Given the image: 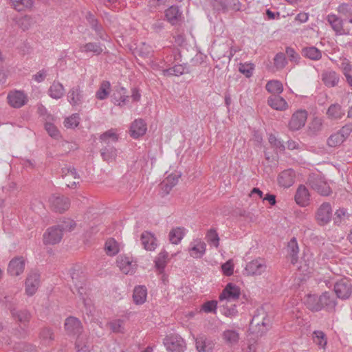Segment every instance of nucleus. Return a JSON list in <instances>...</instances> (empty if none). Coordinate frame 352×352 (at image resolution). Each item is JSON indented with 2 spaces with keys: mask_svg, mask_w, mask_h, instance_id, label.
Returning <instances> with one entry per match:
<instances>
[{
  "mask_svg": "<svg viewBox=\"0 0 352 352\" xmlns=\"http://www.w3.org/2000/svg\"><path fill=\"white\" fill-rule=\"evenodd\" d=\"M101 142L104 144L100 149L102 159L106 162L113 161L117 156V150L111 145L118 141V135L113 129L108 130L100 136Z\"/></svg>",
  "mask_w": 352,
  "mask_h": 352,
  "instance_id": "nucleus-1",
  "label": "nucleus"
},
{
  "mask_svg": "<svg viewBox=\"0 0 352 352\" xmlns=\"http://www.w3.org/2000/svg\"><path fill=\"white\" fill-rule=\"evenodd\" d=\"M327 21L338 35H351L352 27L344 20L336 14H329L327 16Z\"/></svg>",
  "mask_w": 352,
  "mask_h": 352,
  "instance_id": "nucleus-2",
  "label": "nucleus"
},
{
  "mask_svg": "<svg viewBox=\"0 0 352 352\" xmlns=\"http://www.w3.org/2000/svg\"><path fill=\"white\" fill-rule=\"evenodd\" d=\"M308 182L313 190L322 196H328L331 193V190L329 184L324 179L319 175H310Z\"/></svg>",
  "mask_w": 352,
  "mask_h": 352,
  "instance_id": "nucleus-3",
  "label": "nucleus"
},
{
  "mask_svg": "<svg viewBox=\"0 0 352 352\" xmlns=\"http://www.w3.org/2000/svg\"><path fill=\"white\" fill-rule=\"evenodd\" d=\"M64 233V228L55 226L49 228L43 234V243L45 245H54L60 241Z\"/></svg>",
  "mask_w": 352,
  "mask_h": 352,
  "instance_id": "nucleus-4",
  "label": "nucleus"
},
{
  "mask_svg": "<svg viewBox=\"0 0 352 352\" xmlns=\"http://www.w3.org/2000/svg\"><path fill=\"white\" fill-rule=\"evenodd\" d=\"M307 116V111L305 110L299 109L295 111L289 122V129L292 131H296L302 129L305 125Z\"/></svg>",
  "mask_w": 352,
  "mask_h": 352,
  "instance_id": "nucleus-5",
  "label": "nucleus"
},
{
  "mask_svg": "<svg viewBox=\"0 0 352 352\" xmlns=\"http://www.w3.org/2000/svg\"><path fill=\"white\" fill-rule=\"evenodd\" d=\"M164 344L169 352H184L186 347L184 340L178 335L167 336Z\"/></svg>",
  "mask_w": 352,
  "mask_h": 352,
  "instance_id": "nucleus-6",
  "label": "nucleus"
},
{
  "mask_svg": "<svg viewBox=\"0 0 352 352\" xmlns=\"http://www.w3.org/2000/svg\"><path fill=\"white\" fill-rule=\"evenodd\" d=\"M267 265L265 261L258 258L247 263L243 274L246 276H258L265 272Z\"/></svg>",
  "mask_w": 352,
  "mask_h": 352,
  "instance_id": "nucleus-7",
  "label": "nucleus"
},
{
  "mask_svg": "<svg viewBox=\"0 0 352 352\" xmlns=\"http://www.w3.org/2000/svg\"><path fill=\"white\" fill-rule=\"evenodd\" d=\"M240 296V289L233 283H228L223 289L219 298V302L223 303L224 301L234 302Z\"/></svg>",
  "mask_w": 352,
  "mask_h": 352,
  "instance_id": "nucleus-8",
  "label": "nucleus"
},
{
  "mask_svg": "<svg viewBox=\"0 0 352 352\" xmlns=\"http://www.w3.org/2000/svg\"><path fill=\"white\" fill-rule=\"evenodd\" d=\"M334 292L339 298L346 299L351 294L352 285L349 280L341 279L335 284Z\"/></svg>",
  "mask_w": 352,
  "mask_h": 352,
  "instance_id": "nucleus-9",
  "label": "nucleus"
},
{
  "mask_svg": "<svg viewBox=\"0 0 352 352\" xmlns=\"http://www.w3.org/2000/svg\"><path fill=\"white\" fill-rule=\"evenodd\" d=\"M331 216L332 209L331 204L324 202L318 209L316 217L318 223L321 226H324L330 221Z\"/></svg>",
  "mask_w": 352,
  "mask_h": 352,
  "instance_id": "nucleus-10",
  "label": "nucleus"
},
{
  "mask_svg": "<svg viewBox=\"0 0 352 352\" xmlns=\"http://www.w3.org/2000/svg\"><path fill=\"white\" fill-rule=\"evenodd\" d=\"M25 261L23 256L13 258L9 263L8 273L12 276L21 274L25 269Z\"/></svg>",
  "mask_w": 352,
  "mask_h": 352,
  "instance_id": "nucleus-11",
  "label": "nucleus"
},
{
  "mask_svg": "<svg viewBox=\"0 0 352 352\" xmlns=\"http://www.w3.org/2000/svg\"><path fill=\"white\" fill-rule=\"evenodd\" d=\"M7 98L9 104L14 108H21L28 101L26 95L21 91H10Z\"/></svg>",
  "mask_w": 352,
  "mask_h": 352,
  "instance_id": "nucleus-12",
  "label": "nucleus"
},
{
  "mask_svg": "<svg viewBox=\"0 0 352 352\" xmlns=\"http://www.w3.org/2000/svg\"><path fill=\"white\" fill-rule=\"evenodd\" d=\"M40 283V274L36 272L28 275L25 280V292L28 295L32 296L36 292Z\"/></svg>",
  "mask_w": 352,
  "mask_h": 352,
  "instance_id": "nucleus-13",
  "label": "nucleus"
},
{
  "mask_svg": "<svg viewBox=\"0 0 352 352\" xmlns=\"http://www.w3.org/2000/svg\"><path fill=\"white\" fill-rule=\"evenodd\" d=\"M165 17L171 25H177L182 20V12L178 6H171L165 10Z\"/></svg>",
  "mask_w": 352,
  "mask_h": 352,
  "instance_id": "nucleus-14",
  "label": "nucleus"
},
{
  "mask_svg": "<svg viewBox=\"0 0 352 352\" xmlns=\"http://www.w3.org/2000/svg\"><path fill=\"white\" fill-rule=\"evenodd\" d=\"M49 201L50 209L52 211L60 214L65 212L66 202L63 195L54 194L50 198Z\"/></svg>",
  "mask_w": 352,
  "mask_h": 352,
  "instance_id": "nucleus-15",
  "label": "nucleus"
},
{
  "mask_svg": "<svg viewBox=\"0 0 352 352\" xmlns=\"http://www.w3.org/2000/svg\"><path fill=\"white\" fill-rule=\"evenodd\" d=\"M310 195L308 189L304 185H300L296 192L295 201L298 205L305 207L309 205Z\"/></svg>",
  "mask_w": 352,
  "mask_h": 352,
  "instance_id": "nucleus-16",
  "label": "nucleus"
},
{
  "mask_svg": "<svg viewBox=\"0 0 352 352\" xmlns=\"http://www.w3.org/2000/svg\"><path fill=\"white\" fill-rule=\"evenodd\" d=\"M295 181V173L292 169L282 171L278 177V184L284 188H289Z\"/></svg>",
  "mask_w": 352,
  "mask_h": 352,
  "instance_id": "nucleus-17",
  "label": "nucleus"
},
{
  "mask_svg": "<svg viewBox=\"0 0 352 352\" xmlns=\"http://www.w3.org/2000/svg\"><path fill=\"white\" fill-rule=\"evenodd\" d=\"M83 331L80 321L72 316L67 317V335L80 336Z\"/></svg>",
  "mask_w": 352,
  "mask_h": 352,
  "instance_id": "nucleus-18",
  "label": "nucleus"
},
{
  "mask_svg": "<svg viewBox=\"0 0 352 352\" xmlns=\"http://www.w3.org/2000/svg\"><path fill=\"white\" fill-rule=\"evenodd\" d=\"M206 249V243L201 241L200 239H197L190 243L189 253L192 257L195 258H200L205 254Z\"/></svg>",
  "mask_w": 352,
  "mask_h": 352,
  "instance_id": "nucleus-19",
  "label": "nucleus"
},
{
  "mask_svg": "<svg viewBox=\"0 0 352 352\" xmlns=\"http://www.w3.org/2000/svg\"><path fill=\"white\" fill-rule=\"evenodd\" d=\"M146 129V124L145 122L142 119H137L133 122L131 125V136L133 138H138L145 134Z\"/></svg>",
  "mask_w": 352,
  "mask_h": 352,
  "instance_id": "nucleus-20",
  "label": "nucleus"
},
{
  "mask_svg": "<svg viewBox=\"0 0 352 352\" xmlns=\"http://www.w3.org/2000/svg\"><path fill=\"white\" fill-rule=\"evenodd\" d=\"M140 240L144 248L147 251L154 250L157 245V239L150 232L145 231L142 233Z\"/></svg>",
  "mask_w": 352,
  "mask_h": 352,
  "instance_id": "nucleus-21",
  "label": "nucleus"
},
{
  "mask_svg": "<svg viewBox=\"0 0 352 352\" xmlns=\"http://www.w3.org/2000/svg\"><path fill=\"white\" fill-rule=\"evenodd\" d=\"M322 80L328 87H336L340 80V76L333 70H325L322 74Z\"/></svg>",
  "mask_w": 352,
  "mask_h": 352,
  "instance_id": "nucleus-22",
  "label": "nucleus"
},
{
  "mask_svg": "<svg viewBox=\"0 0 352 352\" xmlns=\"http://www.w3.org/2000/svg\"><path fill=\"white\" fill-rule=\"evenodd\" d=\"M71 278L75 284L74 289L78 293L80 297L82 299L85 305H87V301L83 296V292L85 289L83 287V283L85 281V278L79 272H73L71 273Z\"/></svg>",
  "mask_w": 352,
  "mask_h": 352,
  "instance_id": "nucleus-23",
  "label": "nucleus"
},
{
  "mask_svg": "<svg viewBox=\"0 0 352 352\" xmlns=\"http://www.w3.org/2000/svg\"><path fill=\"white\" fill-rule=\"evenodd\" d=\"M86 19L91 25V28L96 32V34L103 41H106L107 39V36L103 30V28L100 24H99L98 19L95 18V16L89 12Z\"/></svg>",
  "mask_w": 352,
  "mask_h": 352,
  "instance_id": "nucleus-24",
  "label": "nucleus"
},
{
  "mask_svg": "<svg viewBox=\"0 0 352 352\" xmlns=\"http://www.w3.org/2000/svg\"><path fill=\"white\" fill-rule=\"evenodd\" d=\"M196 348L198 352H212L214 348V343L208 339L205 336H200L195 340Z\"/></svg>",
  "mask_w": 352,
  "mask_h": 352,
  "instance_id": "nucleus-25",
  "label": "nucleus"
},
{
  "mask_svg": "<svg viewBox=\"0 0 352 352\" xmlns=\"http://www.w3.org/2000/svg\"><path fill=\"white\" fill-rule=\"evenodd\" d=\"M267 104L274 109L284 111L287 109L288 104L285 100L279 95H272L267 99Z\"/></svg>",
  "mask_w": 352,
  "mask_h": 352,
  "instance_id": "nucleus-26",
  "label": "nucleus"
},
{
  "mask_svg": "<svg viewBox=\"0 0 352 352\" xmlns=\"http://www.w3.org/2000/svg\"><path fill=\"white\" fill-rule=\"evenodd\" d=\"M344 114L345 111L338 103L331 104L327 111V116L328 118L331 120H340Z\"/></svg>",
  "mask_w": 352,
  "mask_h": 352,
  "instance_id": "nucleus-27",
  "label": "nucleus"
},
{
  "mask_svg": "<svg viewBox=\"0 0 352 352\" xmlns=\"http://www.w3.org/2000/svg\"><path fill=\"white\" fill-rule=\"evenodd\" d=\"M147 289L144 285H139L134 288L133 299L136 305H142L146 300Z\"/></svg>",
  "mask_w": 352,
  "mask_h": 352,
  "instance_id": "nucleus-28",
  "label": "nucleus"
},
{
  "mask_svg": "<svg viewBox=\"0 0 352 352\" xmlns=\"http://www.w3.org/2000/svg\"><path fill=\"white\" fill-rule=\"evenodd\" d=\"M190 72L188 68L186 65H175L172 67H170L168 69H164L162 71L163 75L165 76H179L184 73H188Z\"/></svg>",
  "mask_w": 352,
  "mask_h": 352,
  "instance_id": "nucleus-29",
  "label": "nucleus"
},
{
  "mask_svg": "<svg viewBox=\"0 0 352 352\" xmlns=\"http://www.w3.org/2000/svg\"><path fill=\"white\" fill-rule=\"evenodd\" d=\"M92 346L88 342L86 335H81L77 337L75 343V349L77 352H90Z\"/></svg>",
  "mask_w": 352,
  "mask_h": 352,
  "instance_id": "nucleus-30",
  "label": "nucleus"
},
{
  "mask_svg": "<svg viewBox=\"0 0 352 352\" xmlns=\"http://www.w3.org/2000/svg\"><path fill=\"white\" fill-rule=\"evenodd\" d=\"M117 264L120 270L125 274L133 271L132 261L126 256H120L117 259Z\"/></svg>",
  "mask_w": 352,
  "mask_h": 352,
  "instance_id": "nucleus-31",
  "label": "nucleus"
},
{
  "mask_svg": "<svg viewBox=\"0 0 352 352\" xmlns=\"http://www.w3.org/2000/svg\"><path fill=\"white\" fill-rule=\"evenodd\" d=\"M220 304V310L221 313L227 317H234L238 314L236 306L233 302L224 301Z\"/></svg>",
  "mask_w": 352,
  "mask_h": 352,
  "instance_id": "nucleus-32",
  "label": "nucleus"
},
{
  "mask_svg": "<svg viewBox=\"0 0 352 352\" xmlns=\"http://www.w3.org/2000/svg\"><path fill=\"white\" fill-rule=\"evenodd\" d=\"M337 10L346 18L344 21L352 27V5L342 3L338 7Z\"/></svg>",
  "mask_w": 352,
  "mask_h": 352,
  "instance_id": "nucleus-33",
  "label": "nucleus"
},
{
  "mask_svg": "<svg viewBox=\"0 0 352 352\" xmlns=\"http://www.w3.org/2000/svg\"><path fill=\"white\" fill-rule=\"evenodd\" d=\"M111 91V84L109 81L103 80L100 85L98 91L96 92V97L100 100L106 99Z\"/></svg>",
  "mask_w": 352,
  "mask_h": 352,
  "instance_id": "nucleus-34",
  "label": "nucleus"
},
{
  "mask_svg": "<svg viewBox=\"0 0 352 352\" xmlns=\"http://www.w3.org/2000/svg\"><path fill=\"white\" fill-rule=\"evenodd\" d=\"M288 254L291 260V263L294 265L298 261V245L295 238H293L288 243Z\"/></svg>",
  "mask_w": 352,
  "mask_h": 352,
  "instance_id": "nucleus-35",
  "label": "nucleus"
},
{
  "mask_svg": "<svg viewBox=\"0 0 352 352\" xmlns=\"http://www.w3.org/2000/svg\"><path fill=\"white\" fill-rule=\"evenodd\" d=\"M302 54L305 57L314 60H318L322 57L321 51L314 46L304 47Z\"/></svg>",
  "mask_w": 352,
  "mask_h": 352,
  "instance_id": "nucleus-36",
  "label": "nucleus"
},
{
  "mask_svg": "<svg viewBox=\"0 0 352 352\" xmlns=\"http://www.w3.org/2000/svg\"><path fill=\"white\" fill-rule=\"evenodd\" d=\"M81 182L80 177L75 168H67V188H75Z\"/></svg>",
  "mask_w": 352,
  "mask_h": 352,
  "instance_id": "nucleus-37",
  "label": "nucleus"
},
{
  "mask_svg": "<svg viewBox=\"0 0 352 352\" xmlns=\"http://www.w3.org/2000/svg\"><path fill=\"white\" fill-rule=\"evenodd\" d=\"M265 88L272 95H279L283 91V86L280 81L272 80L267 82Z\"/></svg>",
  "mask_w": 352,
  "mask_h": 352,
  "instance_id": "nucleus-38",
  "label": "nucleus"
},
{
  "mask_svg": "<svg viewBox=\"0 0 352 352\" xmlns=\"http://www.w3.org/2000/svg\"><path fill=\"white\" fill-rule=\"evenodd\" d=\"M184 236V228L177 227L172 229L169 232V240L173 244H178Z\"/></svg>",
  "mask_w": 352,
  "mask_h": 352,
  "instance_id": "nucleus-39",
  "label": "nucleus"
},
{
  "mask_svg": "<svg viewBox=\"0 0 352 352\" xmlns=\"http://www.w3.org/2000/svg\"><path fill=\"white\" fill-rule=\"evenodd\" d=\"M305 304L311 311H318L321 310V306L319 303V296L316 295H307L305 300Z\"/></svg>",
  "mask_w": 352,
  "mask_h": 352,
  "instance_id": "nucleus-40",
  "label": "nucleus"
},
{
  "mask_svg": "<svg viewBox=\"0 0 352 352\" xmlns=\"http://www.w3.org/2000/svg\"><path fill=\"white\" fill-rule=\"evenodd\" d=\"M319 303L321 306V309L325 307L332 308L336 305L333 297L329 292H324L319 296Z\"/></svg>",
  "mask_w": 352,
  "mask_h": 352,
  "instance_id": "nucleus-41",
  "label": "nucleus"
},
{
  "mask_svg": "<svg viewBox=\"0 0 352 352\" xmlns=\"http://www.w3.org/2000/svg\"><path fill=\"white\" fill-rule=\"evenodd\" d=\"M168 253L166 251H162L155 260V265L157 270L162 273L167 263Z\"/></svg>",
  "mask_w": 352,
  "mask_h": 352,
  "instance_id": "nucleus-42",
  "label": "nucleus"
},
{
  "mask_svg": "<svg viewBox=\"0 0 352 352\" xmlns=\"http://www.w3.org/2000/svg\"><path fill=\"white\" fill-rule=\"evenodd\" d=\"M11 313L15 320H17L19 322L22 323L28 322L30 318V314L26 310H17L16 309H12Z\"/></svg>",
  "mask_w": 352,
  "mask_h": 352,
  "instance_id": "nucleus-43",
  "label": "nucleus"
},
{
  "mask_svg": "<svg viewBox=\"0 0 352 352\" xmlns=\"http://www.w3.org/2000/svg\"><path fill=\"white\" fill-rule=\"evenodd\" d=\"M104 250L107 255H116L119 252L118 243L113 239H109L105 243Z\"/></svg>",
  "mask_w": 352,
  "mask_h": 352,
  "instance_id": "nucleus-44",
  "label": "nucleus"
},
{
  "mask_svg": "<svg viewBox=\"0 0 352 352\" xmlns=\"http://www.w3.org/2000/svg\"><path fill=\"white\" fill-rule=\"evenodd\" d=\"M80 50L82 52H93L96 55H99L102 53V48L96 43H88L80 46Z\"/></svg>",
  "mask_w": 352,
  "mask_h": 352,
  "instance_id": "nucleus-45",
  "label": "nucleus"
},
{
  "mask_svg": "<svg viewBox=\"0 0 352 352\" xmlns=\"http://www.w3.org/2000/svg\"><path fill=\"white\" fill-rule=\"evenodd\" d=\"M69 102L72 105H76L81 102L82 94L78 87L72 88L69 91Z\"/></svg>",
  "mask_w": 352,
  "mask_h": 352,
  "instance_id": "nucleus-46",
  "label": "nucleus"
},
{
  "mask_svg": "<svg viewBox=\"0 0 352 352\" xmlns=\"http://www.w3.org/2000/svg\"><path fill=\"white\" fill-rule=\"evenodd\" d=\"M50 96L56 99L60 98L64 93V87L59 82H54L50 88Z\"/></svg>",
  "mask_w": 352,
  "mask_h": 352,
  "instance_id": "nucleus-47",
  "label": "nucleus"
},
{
  "mask_svg": "<svg viewBox=\"0 0 352 352\" xmlns=\"http://www.w3.org/2000/svg\"><path fill=\"white\" fill-rule=\"evenodd\" d=\"M206 239L210 244L216 248L219 247V237L215 229L210 228L206 233Z\"/></svg>",
  "mask_w": 352,
  "mask_h": 352,
  "instance_id": "nucleus-48",
  "label": "nucleus"
},
{
  "mask_svg": "<svg viewBox=\"0 0 352 352\" xmlns=\"http://www.w3.org/2000/svg\"><path fill=\"white\" fill-rule=\"evenodd\" d=\"M287 63L285 55L283 52H279L276 54L274 58V67L278 70L283 69Z\"/></svg>",
  "mask_w": 352,
  "mask_h": 352,
  "instance_id": "nucleus-49",
  "label": "nucleus"
},
{
  "mask_svg": "<svg viewBox=\"0 0 352 352\" xmlns=\"http://www.w3.org/2000/svg\"><path fill=\"white\" fill-rule=\"evenodd\" d=\"M14 8L17 11H22L25 8H30L33 4L32 0H12Z\"/></svg>",
  "mask_w": 352,
  "mask_h": 352,
  "instance_id": "nucleus-50",
  "label": "nucleus"
},
{
  "mask_svg": "<svg viewBox=\"0 0 352 352\" xmlns=\"http://www.w3.org/2000/svg\"><path fill=\"white\" fill-rule=\"evenodd\" d=\"M223 339L229 344H233L239 340V333L233 330H227L223 332Z\"/></svg>",
  "mask_w": 352,
  "mask_h": 352,
  "instance_id": "nucleus-51",
  "label": "nucleus"
},
{
  "mask_svg": "<svg viewBox=\"0 0 352 352\" xmlns=\"http://www.w3.org/2000/svg\"><path fill=\"white\" fill-rule=\"evenodd\" d=\"M344 141L338 132L332 134L327 140V144L331 147H336Z\"/></svg>",
  "mask_w": 352,
  "mask_h": 352,
  "instance_id": "nucleus-52",
  "label": "nucleus"
},
{
  "mask_svg": "<svg viewBox=\"0 0 352 352\" xmlns=\"http://www.w3.org/2000/svg\"><path fill=\"white\" fill-rule=\"evenodd\" d=\"M348 218L349 214L346 210L344 208H341L336 210L333 220L336 224H340L346 219H348Z\"/></svg>",
  "mask_w": 352,
  "mask_h": 352,
  "instance_id": "nucleus-53",
  "label": "nucleus"
},
{
  "mask_svg": "<svg viewBox=\"0 0 352 352\" xmlns=\"http://www.w3.org/2000/svg\"><path fill=\"white\" fill-rule=\"evenodd\" d=\"M18 25L23 30H28L33 23V19L30 16H24L18 20Z\"/></svg>",
  "mask_w": 352,
  "mask_h": 352,
  "instance_id": "nucleus-54",
  "label": "nucleus"
},
{
  "mask_svg": "<svg viewBox=\"0 0 352 352\" xmlns=\"http://www.w3.org/2000/svg\"><path fill=\"white\" fill-rule=\"evenodd\" d=\"M268 141L273 147L278 149L280 151H285V146L283 142H281L278 138H276V137L274 135L270 134L269 135Z\"/></svg>",
  "mask_w": 352,
  "mask_h": 352,
  "instance_id": "nucleus-55",
  "label": "nucleus"
},
{
  "mask_svg": "<svg viewBox=\"0 0 352 352\" xmlns=\"http://www.w3.org/2000/svg\"><path fill=\"white\" fill-rule=\"evenodd\" d=\"M314 342L321 346H324L327 344V340L325 338V334L321 331H315L314 332Z\"/></svg>",
  "mask_w": 352,
  "mask_h": 352,
  "instance_id": "nucleus-56",
  "label": "nucleus"
},
{
  "mask_svg": "<svg viewBox=\"0 0 352 352\" xmlns=\"http://www.w3.org/2000/svg\"><path fill=\"white\" fill-rule=\"evenodd\" d=\"M254 66L251 63H240L239 70L246 77H250L252 75Z\"/></svg>",
  "mask_w": 352,
  "mask_h": 352,
  "instance_id": "nucleus-57",
  "label": "nucleus"
},
{
  "mask_svg": "<svg viewBox=\"0 0 352 352\" xmlns=\"http://www.w3.org/2000/svg\"><path fill=\"white\" fill-rule=\"evenodd\" d=\"M45 129L52 138H54V139H58L60 137L59 131L54 124L50 122H46L45 124Z\"/></svg>",
  "mask_w": 352,
  "mask_h": 352,
  "instance_id": "nucleus-58",
  "label": "nucleus"
},
{
  "mask_svg": "<svg viewBox=\"0 0 352 352\" xmlns=\"http://www.w3.org/2000/svg\"><path fill=\"white\" fill-rule=\"evenodd\" d=\"M221 270L224 275L230 276L233 274L234 264L232 260L230 259L221 265Z\"/></svg>",
  "mask_w": 352,
  "mask_h": 352,
  "instance_id": "nucleus-59",
  "label": "nucleus"
},
{
  "mask_svg": "<svg viewBox=\"0 0 352 352\" xmlns=\"http://www.w3.org/2000/svg\"><path fill=\"white\" fill-rule=\"evenodd\" d=\"M80 116L78 113H74L69 118H67V128L74 129L79 125L80 123Z\"/></svg>",
  "mask_w": 352,
  "mask_h": 352,
  "instance_id": "nucleus-60",
  "label": "nucleus"
},
{
  "mask_svg": "<svg viewBox=\"0 0 352 352\" xmlns=\"http://www.w3.org/2000/svg\"><path fill=\"white\" fill-rule=\"evenodd\" d=\"M111 329L115 333L122 332L123 330V320L120 319L114 320L109 322Z\"/></svg>",
  "mask_w": 352,
  "mask_h": 352,
  "instance_id": "nucleus-61",
  "label": "nucleus"
},
{
  "mask_svg": "<svg viewBox=\"0 0 352 352\" xmlns=\"http://www.w3.org/2000/svg\"><path fill=\"white\" fill-rule=\"evenodd\" d=\"M40 338L45 342L54 340V335L50 329L44 328L40 332Z\"/></svg>",
  "mask_w": 352,
  "mask_h": 352,
  "instance_id": "nucleus-62",
  "label": "nucleus"
},
{
  "mask_svg": "<svg viewBox=\"0 0 352 352\" xmlns=\"http://www.w3.org/2000/svg\"><path fill=\"white\" fill-rule=\"evenodd\" d=\"M285 52H286L287 55L288 56L290 61H293L296 63H298L300 58L299 55L296 52V51L293 48H292L290 47H287L286 48Z\"/></svg>",
  "mask_w": 352,
  "mask_h": 352,
  "instance_id": "nucleus-63",
  "label": "nucleus"
},
{
  "mask_svg": "<svg viewBox=\"0 0 352 352\" xmlns=\"http://www.w3.org/2000/svg\"><path fill=\"white\" fill-rule=\"evenodd\" d=\"M217 305V301H214V300L208 301L203 305L202 309L206 313L212 312L216 309Z\"/></svg>",
  "mask_w": 352,
  "mask_h": 352,
  "instance_id": "nucleus-64",
  "label": "nucleus"
}]
</instances>
